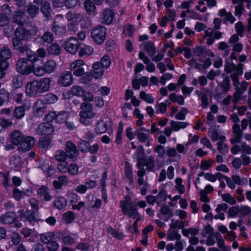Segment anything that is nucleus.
<instances>
[{
    "label": "nucleus",
    "mask_w": 251,
    "mask_h": 251,
    "mask_svg": "<svg viewBox=\"0 0 251 251\" xmlns=\"http://www.w3.org/2000/svg\"><path fill=\"white\" fill-rule=\"evenodd\" d=\"M50 84L49 78H40L28 82L25 87V93L30 97L36 96L38 94L49 90Z\"/></svg>",
    "instance_id": "nucleus-1"
},
{
    "label": "nucleus",
    "mask_w": 251,
    "mask_h": 251,
    "mask_svg": "<svg viewBox=\"0 0 251 251\" xmlns=\"http://www.w3.org/2000/svg\"><path fill=\"white\" fill-rule=\"evenodd\" d=\"M243 64L238 63L234 64L232 61L226 60L224 65V71L227 74L232 73L230 76L233 82V85L236 88L239 84L238 77L243 74Z\"/></svg>",
    "instance_id": "nucleus-2"
},
{
    "label": "nucleus",
    "mask_w": 251,
    "mask_h": 251,
    "mask_svg": "<svg viewBox=\"0 0 251 251\" xmlns=\"http://www.w3.org/2000/svg\"><path fill=\"white\" fill-rule=\"evenodd\" d=\"M80 109L79 114L80 123L85 126L91 125L92 119L96 116L93 111V105L91 103L83 102L80 105Z\"/></svg>",
    "instance_id": "nucleus-3"
},
{
    "label": "nucleus",
    "mask_w": 251,
    "mask_h": 251,
    "mask_svg": "<svg viewBox=\"0 0 251 251\" xmlns=\"http://www.w3.org/2000/svg\"><path fill=\"white\" fill-rule=\"evenodd\" d=\"M120 206L124 215H127L129 218L140 220L139 214L137 211L136 206L132 204L129 196H126L125 200L120 201Z\"/></svg>",
    "instance_id": "nucleus-4"
},
{
    "label": "nucleus",
    "mask_w": 251,
    "mask_h": 251,
    "mask_svg": "<svg viewBox=\"0 0 251 251\" xmlns=\"http://www.w3.org/2000/svg\"><path fill=\"white\" fill-rule=\"evenodd\" d=\"M11 57V52L7 46L0 49V79L3 78L9 66L7 60Z\"/></svg>",
    "instance_id": "nucleus-5"
},
{
    "label": "nucleus",
    "mask_w": 251,
    "mask_h": 251,
    "mask_svg": "<svg viewBox=\"0 0 251 251\" xmlns=\"http://www.w3.org/2000/svg\"><path fill=\"white\" fill-rule=\"evenodd\" d=\"M29 202L33 211L28 210L25 212L24 210L20 211L19 212L21 218L25 219V220H36L35 214L38 216V211L39 203L36 199L33 198L29 199Z\"/></svg>",
    "instance_id": "nucleus-6"
},
{
    "label": "nucleus",
    "mask_w": 251,
    "mask_h": 251,
    "mask_svg": "<svg viewBox=\"0 0 251 251\" xmlns=\"http://www.w3.org/2000/svg\"><path fill=\"white\" fill-rule=\"evenodd\" d=\"M186 224L183 223L182 221H172L170 224V229L168 230L167 239L169 240H179L180 235L178 233V231L176 228H182Z\"/></svg>",
    "instance_id": "nucleus-7"
},
{
    "label": "nucleus",
    "mask_w": 251,
    "mask_h": 251,
    "mask_svg": "<svg viewBox=\"0 0 251 251\" xmlns=\"http://www.w3.org/2000/svg\"><path fill=\"white\" fill-rule=\"evenodd\" d=\"M223 33L219 31H215L214 29H212L208 27L206 30H205L203 39L206 40V44L208 46L212 45L215 40H219L222 37Z\"/></svg>",
    "instance_id": "nucleus-8"
},
{
    "label": "nucleus",
    "mask_w": 251,
    "mask_h": 251,
    "mask_svg": "<svg viewBox=\"0 0 251 251\" xmlns=\"http://www.w3.org/2000/svg\"><path fill=\"white\" fill-rule=\"evenodd\" d=\"M16 68L19 73L24 75H27L32 72L33 65L28 63L26 58H21L17 61Z\"/></svg>",
    "instance_id": "nucleus-9"
},
{
    "label": "nucleus",
    "mask_w": 251,
    "mask_h": 251,
    "mask_svg": "<svg viewBox=\"0 0 251 251\" xmlns=\"http://www.w3.org/2000/svg\"><path fill=\"white\" fill-rule=\"evenodd\" d=\"M106 33L105 27L99 25L93 29L91 31V36L96 43L100 44L104 41Z\"/></svg>",
    "instance_id": "nucleus-10"
},
{
    "label": "nucleus",
    "mask_w": 251,
    "mask_h": 251,
    "mask_svg": "<svg viewBox=\"0 0 251 251\" xmlns=\"http://www.w3.org/2000/svg\"><path fill=\"white\" fill-rule=\"evenodd\" d=\"M24 138L17 149L20 153H25L29 151L35 145V141L32 136L25 135Z\"/></svg>",
    "instance_id": "nucleus-11"
},
{
    "label": "nucleus",
    "mask_w": 251,
    "mask_h": 251,
    "mask_svg": "<svg viewBox=\"0 0 251 251\" xmlns=\"http://www.w3.org/2000/svg\"><path fill=\"white\" fill-rule=\"evenodd\" d=\"M47 105L42 100H38L34 104L33 114L36 117H42L46 111Z\"/></svg>",
    "instance_id": "nucleus-12"
},
{
    "label": "nucleus",
    "mask_w": 251,
    "mask_h": 251,
    "mask_svg": "<svg viewBox=\"0 0 251 251\" xmlns=\"http://www.w3.org/2000/svg\"><path fill=\"white\" fill-rule=\"evenodd\" d=\"M65 150L67 157L73 161L76 160L79 152L76 146L72 142L67 141L66 143Z\"/></svg>",
    "instance_id": "nucleus-13"
},
{
    "label": "nucleus",
    "mask_w": 251,
    "mask_h": 251,
    "mask_svg": "<svg viewBox=\"0 0 251 251\" xmlns=\"http://www.w3.org/2000/svg\"><path fill=\"white\" fill-rule=\"evenodd\" d=\"M231 151L233 154H236L240 152L242 154H251V147L246 142H241L239 145H233L231 148Z\"/></svg>",
    "instance_id": "nucleus-14"
},
{
    "label": "nucleus",
    "mask_w": 251,
    "mask_h": 251,
    "mask_svg": "<svg viewBox=\"0 0 251 251\" xmlns=\"http://www.w3.org/2000/svg\"><path fill=\"white\" fill-rule=\"evenodd\" d=\"M73 80L72 73L69 71H65L61 73L57 82L62 86L67 87L73 84Z\"/></svg>",
    "instance_id": "nucleus-15"
},
{
    "label": "nucleus",
    "mask_w": 251,
    "mask_h": 251,
    "mask_svg": "<svg viewBox=\"0 0 251 251\" xmlns=\"http://www.w3.org/2000/svg\"><path fill=\"white\" fill-rule=\"evenodd\" d=\"M78 44L79 42L76 38L70 37L65 42L64 48L68 52L75 54L78 50Z\"/></svg>",
    "instance_id": "nucleus-16"
},
{
    "label": "nucleus",
    "mask_w": 251,
    "mask_h": 251,
    "mask_svg": "<svg viewBox=\"0 0 251 251\" xmlns=\"http://www.w3.org/2000/svg\"><path fill=\"white\" fill-rule=\"evenodd\" d=\"M54 131L53 126L48 122L42 123L39 124L36 129L38 135H50Z\"/></svg>",
    "instance_id": "nucleus-17"
},
{
    "label": "nucleus",
    "mask_w": 251,
    "mask_h": 251,
    "mask_svg": "<svg viewBox=\"0 0 251 251\" xmlns=\"http://www.w3.org/2000/svg\"><path fill=\"white\" fill-rule=\"evenodd\" d=\"M232 131L233 136L230 139V142L234 145L236 143H240L241 139L243 138V132L240 128V125L236 124L232 126Z\"/></svg>",
    "instance_id": "nucleus-18"
},
{
    "label": "nucleus",
    "mask_w": 251,
    "mask_h": 251,
    "mask_svg": "<svg viewBox=\"0 0 251 251\" xmlns=\"http://www.w3.org/2000/svg\"><path fill=\"white\" fill-rule=\"evenodd\" d=\"M140 48L146 51L151 57L153 56L156 53V48L151 42H144L140 45Z\"/></svg>",
    "instance_id": "nucleus-19"
},
{
    "label": "nucleus",
    "mask_w": 251,
    "mask_h": 251,
    "mask_svg": "<svg viewBox=\"0 0 251 251\" xmlns=\"http://www.w3.org/2000/svg\"><path fill=\"white\" fill-rule=\"evenodd\" d=\"M25 135L18 130L13 131L10 134L11 142L13 145L19 147L21 142Z\"/></svg>",
    "instance_id": "nucleus-20"
},
{
    "label": "nucleus",
    "mask_w": 251,
    "mask_h": 251,
    "mask_svg": "<svg viewBox=\"0 0 251 251\" xmlns=\"http://www.w3.org/2000/svg\"><path fill=\"white\" fill-rule=\"evenodd\" d=\"M219 15L220 17L224 18L223 23L225 24H227V22L232 24L236 21V18L232 15L231 13L227 12L225 9L220 10L219 11Z\"/></svg>",
    "instance_id": "nucleus-21"
},
{
    "label": "nucleus",
    "mask_w": 251,
    "mask_h": 251,
    "mask_svg": "<svg viewBox=\"0 0 251 251\" xmlns=\"http://www.w3.org/2000/svg\"><path fill=\"white\" fill-rule=\"evenodd\" d=\"M228 207V205L225 203L218 204L216 208L217 214L215 215L214 218L216 219L224 220L225 218V212L227 209Z\"/></svg>",
    "instance_id": "nucleus-22"
},
{
    "label": "nucleus",
    "mask_w": 251,
    "mask_h": 251,
    "mask_svg": "<svg viewBox=\"0 0 251 251\" xmlns=\"http://www.w3.org/2000/svg\"><path fill=\"white\" fill-rule=\"evenodd\" d=\"M37 193L38 195L43 197V200L46 201H49L52 198L49 193V188L47 186H43L41 187L38 189Z\"/></svg>",
    "instance_id": "nucleus-23"
},
{
    "label": "nucleus",
    "mask_w": 251,
    "mask_h": 251,
    "mask_svg": "<svg viewBox=\"0 0 251 251\" xmlns=\"http://www.w3.org/2000/svg\"><path fill=\"white\" fill-rule=\"evenodd\" d=\"M114 14L109 9L103 10L101 13L102 23L109 25L112 21Z\"/></svg>",
    "instance_id": "nucleus-24"
},
{
    "label": "nucleus",
    "mask_w": 251,
    "mask_h": 251,
    "mask_svg": "<svg viewBox=\"0 0 251 251\" xmlns=\"http://www.w3.org/2000/svg\"><path fill=\"white\" fill-rule=\"evenodd\" d=\"M15 36L16 37L19 38V39H20L22 40H30L26 27L24 28L19 27L17 28L15 31Z\"/></svg>",
    "instance_id": "nucleus-25"
},
{
    "label": "nucleus",
    "mask_w": 251,
    "mask_h": 251,
    "mask_svg": "<svg viewBox=\"0 0 251 251\" xmlns=\"http://www.w3.org/2000/svg\"><path fill=\"white\" fill-rule=\"evenodd\" d=\"M243 49V45L242 44L238 43L234 44L232 46V51L230 54V58L231 60H237V56H238V55L237 53H240L242 51Z\"/></svg>",
    "instance_id": "nucleus-26"
},
{
    "label": "nucleus",
    "mask_w": 251,
    "mask_h": 251,
    "mask_svg": "<svg viewBox=\"0 0 251 251\" xmlns=\"http://www.w3.org/2000/svg\"><path fill=\"white\" fill-rule=\"evenodd\" d=\"M70 116V113L68 111H61L56 112V123L58 124L65 123Z\"/></svg>",
    "instance_id": "nucleus-27"
},
{
    "label": "nucleus",
    "mask_w": 251,
    "mask_h": 251,
    "mask_svg": "<svg viewBox=\"0 0 251 251\" xmlns=\"http://www.w3.org/2000/svg\"><path fill=\"white\" fill-rule=\"evenodd\" d=\"M209 136L213 142L218 140L219 141H226V137L225 136L220 135L218 130L216 129H212L209 131Z\"/></svg>",
    "instance_id": "nucleus-28"
},
{
    "label": "nucleus",
    "mask_w": 251,
    "mask_h": 251,
    "mask_svg": "<svg viewBox=\"0 0 251 251\" xmlns=\"http://www.w3.org/2000/svg\"><path fill=\"white\" fill-rule=\"evenodd\" d=\"M222 77L224 78V79L219 85L220 86L223 93L226 94L230 90V81L229 77L228 76H225L224 74L222 75Z\"/></svg>",
    "instance_id": "nucleus-29"
},
{
    "label": "nucleus",
    "mask_w": 251,
    "mask_h": 251,
    "mask_svg": "<svg viewBox=\"0 0 251 251\" xmlns=\"http://www.w3.org/2000/svg\"><path fill=\"white\" fill-rule=\"evenodd\" d=\"M94 50L92 47L84 45L80 47L78 53L79 56L81 57L84 56H89L92 54Z\"/></svg>",
    "instance_id": "nucleus-30"
},
{
    "label": "nucleus",
    "mask_w": 251,
    "mask_h": 251,
    "mask_svg": "<svg viewBox=\"0 0 251 251\" xmlns=\"http://www.w3.org/2000/svg\"><path fill=\"white\" fill-rule=\"evenodd\" d=\"M93 72L92 73L93 77L98 78L100 77L103 74V68L99 62H95L92 66Z\"/></svg>",
    "instance_id": "nucleus-31"
},
{
    "label": "nucleus",
    "mask_w": 251,
    "mask_h": 251,
    "mask_svg": "<svg viewBox=\"0 0 251 251\" xmlns=\"http://www.w3.org/2000/svg\"><path fill=\"white\" fill-rule=\"evenodd\" d=\"M84 93V91L82 87L78 85H74L70 89V90L67 91V94L81 97L83 96Z\"/></svg>",
    "instance_id": "nucleus-32"
},
{
    "label": "nucleus",
    "mask_w": 251,
    "mask_h": 251,
    "mask_svg": "<svg viewBox=\"0 0 251 251\" xmlns=\"http://www.w3.org/2000/svg\"><path fill=\"white\" fill-rule=\"evenodd\" d=\"M67 204V200L63 197L58 196L53 201V205L59 209L65 208Z\"/></svg>",
    "instance_id": "nucleus-33"
},
{
    "label": "nucleus",
    "mask_w": 251,
    "mask_h": 251,
    "mask_svg": "<svg viewBox=\"0 0 251 251\" xmlns=\"http://www.w3.org/2000/svg\"><path fill=\"white\" fill-rule=\"evenodd\" d=\"M26 12L30 18H33L37 16L39 12V8L33 4H28L26 6Z\"/></svg>",
    "instance_id": "nucleus-34"
},
{
    "label": "nucleus",
    "mask_w": 251,
    "mask_h": 251,
    "mask_svg": "<svg viewBox=\"0 0 251 251\" xmlns=\"http://www.w3.org/2000/svg\"><path fill=\"white\" fill-rule=\"evenodd\" d=\"M189 125V123L185 122H176L172 121L171 126L173 130L177 131L181 128H184Z\"/></svg>",
    "instance_id": "nucleus-35"
},
{
    "label": "nucleus",
    "mask_w": 251,
    "mask_h": 251,
    "mask_svg": "<svg viewBox=\"0 0 251 251\" xmlns=\"http://www.w3.org/2000/svg\"><path fill=\"white\" fill-rule=\"evenodd\" d=\"M107 129V125L105 122L102 120H100L98 121L95 131L97 134H102L104 133Z\"/></svg>",
    "instance_id": "nucleus-36"
},
{
    "label": "nucleus",
    "mask_w": 251,
    "mask_h": 251,
    "mask_svg": "<svg viewBox=\"0 0 251 251\" xmlns=\"http://www.w3.org/2000/svg\"><path fill=\"white\" fill-rule=\"evenodd\" d=\"M47 51L49 54L58 55L61 53V48L58 44L53 43L48 48Z\"/></svg>",
    "instance_id": "nucleus-37"
},
{
    "label": "nucleus",
    "mask_w": 251,
    "mask_h": 251,
    "mask_svg": "<svg viewBox=\"0 0 251 251\" xmlns=\"http://www.w3.org/2000/svg\"><path fill=\"white\" fill-rule=\"evenodd\" d=\"M23 15L24 12L22 11H15L13 15V22L19 25H24V23L22 20Z\"/></svg>",
    "instance_id": "nucleus-38"
},
{
    "label": "nucleus",
    "mask_w": 251,
    "mask_h": 251,
    "mask_svg": "<svg viewBox=\"0 0 251 251\" xmlns=\"http://www.w3.org/2000/svg\"><path fill=\"white\" fill-rule=\"evenodd\" d=\"M169 98L172 102L177 103L180 105L184 104V99L181 95H176V93H173L170 94Z\"/></svg>",
    "instance_id": "nucleus-39"
},
{
    "label": "nucleus",
    "mask_w": 251,
    "mask_h": 251,
    "mask_svg": "<svg viewBox=\"0 0 251 251\" xmlns=\"http://www.w3.org/2000/svg\"><path fill=\"white\" fill-rule=\"evenodd\" d=\"M95 3L91 0H86L84 6L86 11L89 13V14L94 15L96 7Z\"/></svg>",
    "instance_id": "nucleus-40"
},
{
    "label": "nucleus",
    "mask_w": 251,
    "mask_h": 251,
    "mask_svg": "<svg viewBox=\"0 0 251 251\" xmlns=\"http://www.w3.org/2000/svg\"><path fill=\"white\" fill-rule=\"evenodd\" d=\"M134 134L139 142L141 143H146L148 142L147 146L149 145V138L150 134L149 133H144V132L135 131Z\"/></svg>",
    "instance_id": "nucleus-41"
},
{
    "label": "nucleus",
    "mask_w": 251,
    "mask_h": 251,
    "mask_svg": "<svg viewBox=\"0 0 251 251\" xmlns=\"http://www.w3.org/2000/svg\"><path fill=\"white\" fill-rule=\"evenodd\" d=\"M41 11L43 15L47 18L50 16L51 7L50 3L49 1H44L42 3Z\"/></svg>",
    "instance_id": "nucleus-42"
},
{
    "label": "nucleus",
    "mask_w": 251,
    "mask_h": 251,
    "mask_svg": "<svg viewBox=\"0 0 251 251\" xmlns=\"http://www.w3.org/2000/svg\"><path fill=\"white\" fill-rule=\"evenodd\" d=\"M54 158L58 162H62L66 160L67 156L65 151L62 150H58L55 152Z\"/></svg>",
    "instance_id": "nucleus-43"
},
{
    "label": "nucleus",
    "mask_w": 251,
    "mask_h": 251,
    "mask_svg": "<svg viewBox=\"0 0 251 251\" xmlns=\"http://www.w3.org/2000/svg\"><path fill=\"white\" fill-rule=\"evenodd\" d=\"M52 29L53 32L58 35L64 34L66 32V27L63 25H58L56 21L53 23Z\"/></svg>",
    "instance_id": "nucleus-44"
},
{
    "label": "nucleus",
    "mask_w": 251,
    "mask_h": 251,
    "mask_svg": "<svg viewBox=\"0 0 251 251\" xmlns=\"http://www.w3.org/2000/svg\"><path fill=\"white\" fill-rule=\"evenodd\" d=\"M56 67L55 62L53 60H49L46 62L44 67L46 73L50 74L54 71Z\"/></svg>",
    "instance_id": "nucleus-45"
},
{
    "label": "nucleus",
    "mask_w": 251,
    "mask_h": 251,
    "mask_svg": "<svg viewBox=\"0 0 251 251\" xmlns=\"http://www.w3.org/2000/svg\"><path fill=\"white\" fill-rule=\"evenodd\" d=\"M14 116L17 120L21 119L25 115V108L24 106H17L14 110Z\"/></svg>",
    "instance_id": "nucleus-46"
},
{
    "label": "nucleus",
    "mask_w": 251,
    "mask_h": 251,
    "mask_svg": "<svg viewBox=\"0 0 251 251\" xmlns=\"http://www.w3.org/2000/svg\"><path fill=\"white\" fill-rule=\"evenodd\" d=\"M51 140L48 137H42L39 139L38 146L42 149H48L51 147Z\"/></svg>",
    "instance_id": "nucleus-47"
},
{
    "label": "nucleus",
    "mask_w": 251,
    "mask_h": 251,
    "mask_svg": "<svg viewBox=\"0 0 251 251\" xmlns=\"http://www.w3.org/2000/svg\"><path fill=\"white\" fill-rule=\"evenodd\" d=\"M58 97L56 95L49 93L46 94L43 99L44 102L46 104H52L54 103L58 100Z\"/></svg>",
    "instance_id": "nucleus-48"
},
{
    "label": "nucleus",
    "mask_w": 251,
    "mask_h": 251,
    "mask_svg": "<svg viewBox=\"0 0 251 251\" xmlns=\"http://www.w3.org/2000/svg\"><path fill=\"white\" fill-rule=\"evenodd\" d=\"M251 214V208L249 206L242 205L239 206V217L242 218Z\"/></svg>",
    "instance_id": "nucleus-49"
},
{
    "label": "nucleus",
    "mask_w": 251,
    "mask_h": 251,
    "mask_svg": "<svg viewBox=\"0 0 251 251\" xmlns=\"http://www.w3.org/2000/svg\"><path fill=\"white\" fill-rule=\"evenodd\" d=\"M54 233L52 232H47L40 235V240L42 242L45 244H49L51 241H52Z\"/></svg>",
    "instance_id": "nucleus-50"
},
{
    "label": "nucleus",
    "mask_w": 251,
    "mask_h": 251,
    "mask_svg": "<svg viewBox=\"0 0 251 251\" xmlns=\"http://www.w3.org/2000/svg\"><path fill=\"white\" fill-rule=\"evenodd\" d=\"M225 141H219L217 144V150L223 155L226 154L229 150L228 146L224 143Z\"/></svg>",
    "instance_id": "nucleus-51"
},
{
    "label": "nucleus",
    "mask_w": 251,
    "mask_h": 251,
    "mask_svg": "<svg viewBox=\"0 0 251 251\" xmlns=\"http://www.w3.org/2000/svg\"><path fill=\"white\" fill-rule=\"evenodd\" d=\"M140 98L149 103H153L154 99L150 94H147L144 91L140 92Z\"/></svg>",
    "instance_id": "nucleus-52"
},
{
    "label": "nucleus",
    "mask_w": 251,
    "mask_h": 251,
    "mask_svg": "<svg viewBox=\"0 0 251 251\" xmlns=\"http://www.w3.org/2000/svg\"><path fill=\"white\" fill-rule=\"evenodd\" d=\"M23 77L19 75H14L12 78V85L15 88L21 87L23 85Z\"/></svg>",
    "instance_id": "nucleus-53"
},
{
    "label": "nucleus",
    "mask_w": 251,
    "mask_h": 251,
    "mask_svg": "<svg viewBox=\"0 0 251 251\" xmlns=\"http://www.w3.org/2000/svg\"><path fill=\"white\" fill-rule=\"evenodd\" d=\"M125 174L126 176L128 178L129 183H132L133 182L132 169L129 164H126Z\"/></svg>",
    "instance_id": "nucleus-54"
},
{
    "label": "nucleus",
    "mask_w": 251,
    "mask_h": 251,
    "mask_svg": "<svg viewBox=\"0 0 251 251\" xmlns=\"http://www.w3.org/2000/svg\"><path fill=\"white\" fill-rule=\"evenodd\" d=\"M28 34L30 39L36 36L39 31L38 27L35 25H30L26 27Z\"/></svg>",
    "instance_id": "nucleus-55"
},
{
    "label": "nucleus",
    "mask_w": 251,
    "mask_h": 251,
    "mask_svg": "<svg viewBox=\"0 0 251 251\" xmlns=\"http://www.w3.org/2000/svg\"><path fill=\"white\" fill-rule=\"evenodd\" d=\"M68 163L66 161L59 162L57 164V169L59 172L65 174L67 172L68 170Z\"/></svg>",
    "instance_id": "nucleus-56"
},
{
    "label": "nucleus",
    "mask_w": 251,
    "mask_h": 251,
    "mask_svg": "<svg viewBox=\"0 0 251 251\" xmlns=\"http://www.w3.org/2000/svg\"><path fill=\"white\" fill-rule=\"evenodd\" d=\"M9 93L4 89L0 90V106H2L5 102L9 101Z\"/></svg>",
    "instance_id": "nucleus-57"
},
{
    "label": "nucleus",
    "mask_w": 251,
    "mask_h": 251,
    "mask_svg": "<svg viewBox=\"0 0 251 251\" xmlns=\"http://www.w3.org/2000/svg\"><path fill=\"white\" fill-rule=\"evenodd\" d=\"M222 200L228 203L230 205H234L236 203V201L235 199L231 196L229 193H226L222 195Z\"/></svg>",
    "instance_id": "nucleus-58"
},
{
    "label": "nucleus",
    "mask_w": 251,
    "mask_h": 251,
    "mask_svg": "<svg viewBox=\"0 0 251 251\" xmlns=\"http://www.w3.org/2000/svg\"><path fill=\"white\" fill-rule=\"evenodd\" d=\"M214 164V160L212 159H209L208 160H204L201 163L200 168L203 170L209 169Z\"/></svg>",
    "instance_id": "nucleus-59"
},
{
    "label": "nucleus",
    "mask_w": 251,
    "mask_h": 251,
    "mask_svg": "<svg viewBox=\"0 0 251 251\" xmlns=\"http://www.w3.org/2000/svg\"><path fill=\"white\" fill-rule=\"evenodd\" d=\"M66 16L69 20H73L75 22L79 21L82 18V16L80 13H76L73 12H68Z\"/></svg>",
    "instance_id": "nucleus-60"
},
{
    "label": "nucleus",
    "mask_w": 251,
    "mask_h": 251,
    "mask_svg": "<svg viewBox=\"0 0 251 251\" xmlns=\"http://www.w3.org/2000/svg\"><path fill=\"white\" fill-rule=\"evenodd\" d=\"M235 27L237 34L240 37H243L245 31V27L243 23L242 22H238L235 24Z\"/></svg>",
    "instance_id": "nucleus-61"
},
{
    "label": "nucleus",
    "mask_w": 251,
    "mask_h": 251,
    "mask_svg": "<svg viewBox=\"0 0 251 251\" xmlns=\"http://www.w3.org/2000/svg\"><path fill=\"white\" fill-rule=\"evenodd\" d=\"M146 169L148 172H154V160L152 156H150L147 159Z\"/></svg>",
    "instance_id": "nucleus-62"
},
{
    "label": "nucleus",
    "mask_w": 251,
    "mask_h": 251,
    "mask_svg": "<svg viewBox=\"0 0 251 251\" xmlns=\"http://www.w3.org/2000/svg\"><path fill=\"white\" fill-rule=\"evenodd\" d=\"M123 126L122 122H120L119 124L115 141L118 145L121 144L122 143V134L123 132Z\"/></svg>",
    "instance_id": "nucleus-63"
},
{
    "label": "nucleus",
    "mask_w": 251,
    "mask_h": 251,
    "mask_svg": "<svg viewBox=\"0 0 251 251\" xmlns=\"http://www.w3.org/2000/svg\"><path fill=\"white\" fill-rule=\"evenodd\" d=\"M41 39L43 42L50 44L53 42L54 36L51 32H46L41 36Z\"/></svg>",
    "instance_id": "nucleus-64"
}]
</instances>
